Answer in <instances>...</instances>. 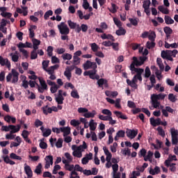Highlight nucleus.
<instances>
[{"label": "nucleus", "mask_w": 178, "mask_h": 178, "mask_svg": "<svg viewBox=\"0 0 178 178\" xmlns=\"http://www.w3.org/2000/svg\"><path fill=\"white\" fill-rule=\"evenodd\" d=\"M132 60L133 61L129 66V70H131V74H136V76H141L144 72V69L137 67L144 65L145 60H147V57L140 56L138 60L136 56H134L132 58Z\"/></svg>", "instance_id": "f257e3e1"}, {"label": "nucleus", "mask_w": 178, "mask_h": 178, "mask_svg": "<svg viewBox=\"0 0 178 178\" xmlns=\"http://www.w3.org/2000/svg\"><path fill=\"white\" fill-rule=\"evenodd\" d=\"M12 77H13V79H12ZM6 81L7 83H9L10 81H11L13 84H16V83L19 81V73L17 72V71H16V70L13 69L11 70V73H9L6 76Z\"/></svg>", "instance_id": "f03ea898"}, {"label": "nucleus", "mask_w": 178, "mask_h": 178, "mask_svg": "<svg viewBox=\"0 0 178 178\" xmlns=\"http://www.w3.org/2000/svg\"><path fill=\"white\" fill-rule=\"evenodd\" d=\"M58 29L62 35H67V34L70 33V29H69L67 24L65 22H60V24L58 25Z\"/></svg>", "instance_id": "7ed1b4c3"}, {"label": "nucleus", "mask_w": 178, "mask_h": 178, "mask_svg": "<svg viewBox=\"0 0 178 178\" xmlns=\"http://www.w3.org/2000/svg\"><path fill=\"white\" fill-rule=\"evenodd\" d=\"M84 70H88L89 69H92V70H94L98 67L97 65V63L95 62H91L90 60H87L85 63L83 65Z\"/></svg>", "instance_id": "20e7f679"}, {"label": "nucleus", "mask_w": 178, "mask_h": 178, "mask_svg": "<svg viewBox=\"0 0 178 178\" xmlns=\"http://www.w3.org/2000/svg\"><path fill=\"white\" fill-rule=\"evenodd\" d=\"M20 127H22L20 124H17V128H15V129L10 131V134H6V140H15L16 135H13V134H15V133H17L20 131Z\"/></svg>", "instance_id": "39448f33"}, {"label": "nucleus", "mask_w": 178, "mask_h": 178, "mask_svg": "<svg viewBox=\"0 0 178 178\" xmlns=\"http://www.w3.org/2000/svg\"><path fill=\"white\" fill-rule=\"evenodd\" d=\"M172 144L177 145L178 144V130L171 129Z\"/></svg>", "instance_id": "423d86ee"}, {"label": "nucleus", "mask_w": 178, "mask_h": 178, "mask_svg": "<svg viewBox=\"0 0 178 178\" xmlns=\"http://www.w3.org/2000/svg\"><path fill=\"white\" fill-rule=\"evenodd\" d=\"M126 134L128 138H131V140H133V138H136V136H137V134H138V130L127 129L126 131Z\"/></svg>", "instance_id": "0eeeda50"}, {"label": "nucleus", "mask_w": 178, "mask_h": 178, "mask_svg": "<svg viewBox=\"0 0 178 178\" xmlns=\"http://www.w3.org/2000/svg\"><path fill=\"white\" fill-rule=\"evenodd\" d=\"M0 65L1 66H6L8 69H10L12 66L9 59L3 58L2 56H0Z\"/></svg>", "instance_id": "6e6552de"}, {"label": "nucleus", "mask_w": 178, "mask_h": 178, "mask_svg": "<svg viewBox=\"0 0 178 178\" xmlns=\"http://www.w3.org/2000/svg\"><path fill=\"white\" fill-rule=\"evenodd\" d=\"M46 164L44 165L45 169H49L51 165H54V156L49 155L45 157Z\"/></svg>", "instance_id": "1a4fd4ad"}, {"label": "nucleus", "mask_w": 178, "mask_h": 178, "mask_svg": "<svg viewBox=\"0 0 178 178\" xmlns=\"http://www.w3.org/2000/svg\"><path fill=\"white\" fill-rule=\"evenodd\" d=\"M0 31H2L3 34L8 33V28H6V19H2L0 23Z\"/></svg>", "instance_id": "9d476101"}, {"label": "nucleus", "mask_w": 178, "mask_h": 178, "mask_svg": "<svg viewBox=\"0 0 178 178\" xmlns=\"http://www.w3.org/2000/svg\"><path fill=\"white\" fill-rule=\"evenodd\" d=\"M24 172L27 175V178H33V170H31V167H30V165L24 166Z\"/></svg>", "instance_id": "9b49d317"}, {"label": "nucleus", "mask_w": 178, "mask_h": 178, "mask_svg": "<svg viewBox=\"0 0 178 178\" xmlns=\"http://www.w3.org/2000/svg\"><path fill=\"white\" fill-rule=\"evenodd\" d=\"M74 67H71V68L67 67L65 71L64 72V76L67 77V80H70L72 79V70H73Z\"/></svg>", "instance_id": "f8f14e48"}, {"label": "nucleus", "mask_w": 178, "mask_h": 178, "mask_svg": "<svg viewBox=\"0 0 178 178\" xmlns=\"http://www.w3.org/2000/svg\"><path fill=\"white\" fill-rule=\"evenodd\" d=\"M15 129H17L16 128V126L15 125H12V124H10L8 126H2L1 127V130L3 131H10V130H15Z\"/></svg>", "instance_id": "ddd939ff"}, {"label": "nucleus", "mask_w": 178, "mask_h": 178, "mask_svg": "<svg viewBox=\"0 0 178 178\" xmlns=\"http://www.w3.org/2000/svg\"><path fill=\"white\" fill-rule=\"evenodd\" d=\"M60 130L62 133H63V136L66 137V136H69L70 134V127H60Z\"/></svg>", "instance_id": "4468645a"}, {"label": "nucleus", "mask_w": 178, "mask_h": 178, "mask_svg": "<svg viewBox=\"0 0 178 178\" xmlns=\"http://www.w3.org/2000/svg\"><path fill=\"white\" fill-rule=\"evenodd\" d=\"M154 156V153L152 151H148L147 155H146L144 158L145 162H152V156Z\"/></svg>", "instance_id": "2eb2a0df"}, {"label": "nucleus", "mask_w": 178, "mask_h": 178, "mask_svg": "<svg viewBox=\"0 0 178 178\" xmlns=\"http://www.w3.org/2000/svg\"><path fill=\"white\" fill-rule=\"evenodd\" d=\"M152 98H154V99H156L159 101V99H165V97H166V95H163L162 93H160L159 95L153 94L151 95Z\"/></svg>", "instance_id": "dca6fc26"}, {"label": "nucleus", "mask_w": 178, "mask_h": 178, "mask_svg": "<svg viewBox=\"0 0 178 178\" xmlns=\"http://www.w3.org/2000/svg\"><path fill=\"white\" fill-rule=\"evenodd\" d=\"M96 115H97V111H95V110H93L92 111V113H90V112L85 113L83 115V116H84V118H86L87 119H88L90 118H94Z\"/></svg>", "instance_id": "f3484780"}, {"label": "nucleus", "mask_w": 178, "mask_h": 178, "mask_svg": "<svg viewBox=\"0 0 178 178\" xmlns=\"http://www.w3.org/2000/svg\"><path fill=\"white\" fill-rule=\"evenodd\" d=\"M39 83L41 86L40 88H43L44 90H48V85L45 82V80L41 79V77H38Z\"/></svg>", "instance_id": "a211bd4d"}, {"label": "nucleus", "mask_w": 178, "mask_h": 178, "mask_svg": "<svg viewBox=\"0 0 178 178\" xmlns=\"http://www.w3.org/2000/svg\"><path fill=\"white\" fill-rule=\"evenodd\" d=\"M92 159V153H90V157L88 156H85L82 159L81 163L83 165H87L89 161H91Z\"/></svg>", "instance_id": "6ab92c4d"}, {"label": "nucleus", "mask_w": 178, "mask_h": 178, "mask_svg": "<svg viewBox=\"0 0 178 178\" xmlns=\"http://www.w3.org/2000/svg\"><path fill=\"white\" fill-rule=\"evenodd\" d=\"M151 99H152V104L153 105V108H154L155 109H158V108H159V105H161V102H158L156 99H154V97H151Z\"/></svg>", "instance_id": "aec40b11"}, {"label": "nucleus", "mask_w": 178, "mask_h": 178, "mask_svg": "<svg viewBox=\"0 0 178 178\" xmlns=\"http://www.w3.org/2000/svg\"><path fill=\"white\" fill-rule=\"evenodd\" d=\"M159 11L161 12L163 15H169V9L163 7V6H159L158 7Z\"/></svg>", "instance_id": "412c9836"}, {"label": "nucleus", "mask_w": 178, "mask_h": 178, "mask_svg": "<svg viewBox=\"0 0 178 178\" xmlns=\"http://www.w3.org/2000/svg\"><path fill=\"white\" fill-rule=\"evenodd\" d=\"M47 108H48V105L46 106L42 107V111L44 115H48V113H52V108L51 107H49L47 111Z\"/></svg>", "instance_id": "4be33fe9"}, {"label": "nucleus", "mask_w": 178, "mask_h": 178, "mask_svg": "<svg viewBox=\"0 0 178 178\" xmlns=\"http://www.w3.org/2000/svg\"><path fill=\"white\" fill-rule=\"evenodd\" d=\"M164 20L166 24H173V23H175V20H173V19L168 15H165Z\"/></svg>", "instance_id": "5701e85b"}, {"label": "nucleus", "mask_w": 178, "mask_h": 178, "mask_svg": "<svg viewBox=\"0 0 178 178\" xmlns=\"http://www.w3.org/2000/svg\"><path fill=\"white\" fill-rule=\"evenodd\" d=\"M63 60H72V58H73V56L69 53H65L61 56Z\"/></svg>", "instance_id": "b1692460"}, {"label": "nucleus", "mask_w": 178, "mask_h": 178, "mask_svg": "<svg viewBox=\"0 0 178 178\" xmlns=\"http://www.w3.org/2000/svg\"><path fill=\"white\" fill-rule=\"evenodd\" d=\"M129 20L131 23V24H132V26H138V22H139V19L138 18H129Z\"/></svg>", "instance_id": "393cba45"}, {"label": "nucleus", "mask_w": 178, "mask_h": 178, "mask_svg": "<svg viewBox=\"0 0 178 178\" xmlns=\"http://www.w3.org/2000/svg\"><path fill=\"white\" fill-rule=\"evenodd\" d=\"M63 101H65V97H63V96H58L56 97V102H57L58 105H62Z\"/></svg>", "instance_id": "a878e982"}, {"label": "nucleus", "mask_w": 178, "mask_h": 178, "mask_svg": "<svg viewBox=\"0 0 178 178\" xmlns=\"http://www.w3.org/2000/svg\"><path fill=\"white\" fill-rule=\"evenodd\" d=\"M149 5H151V0H146L143 1V9H149Z\"/></svg>", "instance_id": "bb28decb"}, {"label": "nucleus", "mask_w": 178, "mask_h": 178, "mask_svg": "<svg viewBox=\"0 0 178 178\" xmlns=\"http://www.w3.org/2000/svg\"><path fill=\"white\" fill-rule=\"evenodd\" d=\"M52 15H54V12L52 11V10H49L48 11H47L44 15V20H48L49 16H52Z\"/></svg>", "instance_id": "cd10ccee"}, {"label": "nucleus", "mask_w": 178, "mask_h": 178, "mask_svg": "<svg viewBox=\"0 0 178 178\" xmlns=\"http://www.w3.org/2000/svg\"><path fill=\"white\" fill-rule=\"evenodd\" d=\"M103 150L105 155L106 156V158H112V153L109 152V150L108 149V147H104Z\"/></svg>", "instance_id": "c85d7f7f"}, {"label": "nucleus", "mask_w": 178, "mask_h": 178, "mask_svg": "<svg viewBox=\"0 0 178 178\" xmlns=\"http://www.w3.org/2000/svg\"><path fill=\"white\" fill-rule=\"evenodd\" d=\"M41 169H42V165L40 163L35 168L34 172L36 175H41Z\"/></svg>", "instance_id": "c756f323"}, {"label": "nucleus", "mask_w": 178, "mask_h": 178, "mask_svg": "<svg viewBox=\"0 0 178 178\" xmlns=\"http://www.w3.org/2000/svg\"><path fill=\"white\" fill-rule=\"evenodd\" d=\"M59 88H60V86L56 84L50 88V91L51 94H55V92H56Z\"/></svg>", "instance_id": "7c9ffc66"}, {"label": "nucleus", "mask_w": 178, "mask_h": 178, "mask_svg": "<svg viewBox=\"0 0 178 178\" xmlns=\"http://www.w3.org/2000/svg\"><path fill=\"white\" fill-rule=\"evenodd\" d=\"M67 24L71 30H74L77 24L76 22H73L72 20L70 19L67 21Z\"/></svg>", "instance_id": "2f4dec72"}, {"label": "nucleus", "mask_w": 178, "mask_h": 178, "mask_svg": "<svg viewBox=\"0 0 178 178\" xmlns=\"http://www.w3.org/2000/svg\"><path fill=\"white\" fill-rule=\"evenodd\" d=\"M56 148H62L63 147V139L58 138L57 142L56 143Z\"/></svg>", "instance_id": "473e14b6"}, {"label": "nucleus", "mask_w": 178, "mask_h": 178, "mask_svg": "<svg viewBox=\"0 0 178 178\" xmlns=\"http://www.w3.org/2000/svg\"><path fill=\"white\" fill-rule=\"evenodd\" d=\"M89 127H90V130L92 131H95V129H97V127L95 126V122H94V120H91L89 122Z\"/></svg>", "instance_id": "72a5a7b5"}, {"label": "nucleus", "mask_w": 178, "mask_h": 178, "mask_svg": "<svg viewBox=\"0 0 178 178\" xmlns=\"http://www.w3.org/2000/svg\"><path fill=\"white\" fill-rule=\"evenodd\" d=\"M168 99L170 101V102H176L177 101V98H176V95H174L172 93H170L168 95Z\"/></svg>", "instance_id": "f704fd0d"}, {"label": "nucleus", "mask_w": 178, "mask_h": 178, "mask_svg": "<svg viewBox=\"0 0 178 178\" xmlns=\"http://www.w3.org/2000/svg\"><path fill=\"white\" fill-rule=\"evenodd\" d=\"M106 83H107V80L104 79L103 78H102L97 81V84H98L99 87H103L104 84H107Z\"/></svg>", "instance_id": "c9c22d12"}, {"label": "nucleus", "mask_w": 178, "mask_h": 178, "mask_svg": "<svg viewBox=\"0 0 178 178\" xmlns=\"http://www.w3.org/2000/svg\"><path fill=\"white\" fill-rule=\"evenodd\" d=\"M115 34L117 35H124L126 34V31L123 28H120L115 31Z\"/></svg>", "instance_id": "e433bc0d"}, {"label": "nucleus", "mask_w": 178, "mask_h": 178, "mask_svg": "<svg viewBox=\"0 0 178 178\" xmlns=\"http://www.w3.org/2000/svg\"><path fill=\"white\" fill-rule=\"evenodd\" d=\"M155 42H149V41H147V43H146V47L148 49H151L152 48H155Z\"/></svg>", "instance_id": "4c0bfd02"}, {"label": "nucleus", "mask_w": 178, "mask_h": 178, "mask_svg": "<svg viewBox=\"0 0 178 178\" xmlns=\"http://www.w3.org/2000/svg\"><path fill=\"white\" fill-rule=\"evenodd\" d=\"M157 131L159 136H161L163 138H165V136H166V134H165V131H163V129H162V127H159L157 128Z\"/></svg>", "instance_id": "58836bf2"}, {"label": "nucleus", "mask_w": 178, "mask_h": 178, "mask_svg": "<svg viewBox=\"0 0 178 178\" xmlns=\"http://www.w3.org/2000/svg\"><path fill=\"white\" fill-rule=\"evenodd\" d=\"M151 76V70H149V67H146L145 70V79H148Z\"/></svg>", "instance_id": "ea45409f"}, {"label": "nucleus", "mask_w": 178, "mask_h": 178, "mask_svg": "<svg viewBox=\"0 0 178 178\" xmlns=\"http://www.w3.org/2000/svg\"><path fill=\"white\" fill-rule=\"evenodd\" d=\"M112 159V157H110V158H106V168L107 169H110V168L113 165H112V162H111Z\"/></svg>", "instance_id": "a19ab883"}, {"label": "nucleus", "mask_w": 178, "mask_h": 178, "mask_svg": "<svg viewBox=\"0 0 178 178\" xmlns=\"http://www.w3.org/2000/svg\"><path fill=\"white\" fill-rule=\"evenodd\" d=\"M148 38L152 42H154L155 38H156V34H155V32H152L150 35H149Z\"/></svg>", "instance_id": "79ce46f5"}, {"label": "nucleus", "mask_w": 178, "mask_h": 178, "mask_svg": "<svg viewBox=\"0 0 178 178\" xmlns=\"http://www.w3.org/2000/svg\"><path fill=\"white\" fill-rule=\"evenodd\" d=\"M71 97H72V98H76V99H79V98H80V95H79V92H77V90H72L71 92Z\"/></svg>", "instance_id": "37998d69"}, {"label": "nucleus", "mask_w": 178, "mask_h": 178, "mask_svg": "<svg viewBox=\"0 0 178 178\" xmlns=\"http://www.w3.org/2000/svg\"><path fill=\"white\" fill-rule=\"evenodd\" d=\"M65 170H69V172H72V170L74 169V165H70L69 163H67L65 165Z\"/></svg>", "instance_id": "c03bdc74"}, {"label": "nucleus", "mask_w": 178, "mask_h": 178, "mask_svg": "<svg viewBox=\"0 0 178 178\" xmlns=\"http://www.w3.org/2000/svg\"><path fill=\"white\" fill-rule=\"evenodd\" d=\"M146 155H147V149L143 148L142 149L140 150L138 153V156L140 157L143 156V158H145Z\"/></svg>", "instance_id": "a18cd8bd"}, {"label": "nucleus", "mask_w": 178, "mask_h": 178, "mask_svg": "<svg viewBox=\"0 0 178 178\" xmlns=\"http://www.w3.org/2000/svg\"><path fill=\"white\" fill-rule=\"evenodd\" d=\"M113 22L117 27L122 28V22H120V20H119V19L114 17Z\"/></svg>", "instance_id": "49530a36"}, {"label": "nucleus", "mask_w": 178, "mask_h": 178, "mask_svg": "<svg viewBox=\"0 0 178 178\" xmlns=\"http://www.w3.org/2000/svg\"><path fill=\"white\" fill-rule=\"evenodd\" d=\"M163 31L165 34H172V33H173V30L169 26H165L163 29Z\"/></svg>", "instance_id": "de8ad7c7"}, {"label": "nucleus", "mask_w": 178, "mask_h": 178, "mask_svg": "<svg viewBox=\"0 0 178 178\" xmlns=\"http://www.w3.org/2000/svg\"><path fill=\"white\" fill-rule=\"evenodd\" d=\"M39 146L42 149H47V148H48V145L47 144V143L42 141V140H41Z\"/></svg>", "instance_id": "09e8293b"}, {"label": "nucleus", "mask_w": 178, "mask_h": 178, "mask_svg": "<svg viewBox=\"0 0 178 178\" xmlns=\"http://www.w3.org/2000/svg\"><path fill=\"white\" fill-rule=\"evenodd\" d=\"M42 65L43 70L46 71L47 69V67L49 66V60H43L42 63Z\"/></svg>", "instance_id": "8fccbe9b"}, {"label": "nucleus", "mask_w": 178, "mask_h": 178, "mask_svg": "<svg viewBox=\"0 0 178 178\" xmlns=\"http://www.w3.org/2000/svg\"><path fill=\"white\" fill-rule=\"evenodd\" d=\"M95 74H97V69L91 70L90 74L89 75L90 79L95 80Z\"/></svg>", "instance_id": "3c124183"}, {"label": "nucleus", "mask_w": 178, "mask_h": 178, "mask_svg": "<svg viewBox=\"0 0 178 178\" xmlns=\"http://www.w3.org/2000/svg\"><path fill=\"white\" fill-rule=\"evenodd\" d=\"M117 137H120V138H124V136L126 134V132L124 130H120L117 132Z\"/></svg>", "instance_id": "603ef678"}, {"label": "nucleus", "mask_w": 178, "mask_h": 178, "mask_svg": "<svg viewBox=\"0 0 178 178\" xmlns=\"http://www.w3.org/2000/svg\"><path fill=\"white\" fill-rule=\"evenodd\" d=\"M52 133V131L50 129H46L42 134L43 137H49L51 136V134Z\"/></svg>", "instance_id": "864d4df0"}, {"label": "nucleus", "mask_w": 178, "mask_h": 178, "mask_svg": "<svg viewBox=\"0 0 178 178\" xmlns=\"http://www.w3.org/2000/svg\"><path fill=\"white\" fill-rule=\"evenodd\" d=\"M122 154L126 156L127 155L128 156H130L131 155V151L129 148H125L122 150Z\"/></svg>", "instance_id": "5fc2aeb1"}, {"label": "nucleus", "mask_w": 178, "mask_h": 178, "mask_svg": "<svg viewBox=\"0 0 178 178\" xmlns=\"http://www.w3.org/2000/svg\"><path fill=\"white\" fill-rule=\"evenodd\" d=\"M88 30V25L85 24H82L81 25V31L83 33H87Z\"/></svg>", "instance_id": "6e6d98bb"}, {"label": "nucleus", "mask_w": 178, "mask_h": 178, "mask_svg": "<svg viewBox=\"0 0 178 178\" xmlns=\"http://www.w3.org/2000/svg\"><path fill=\"white\" fill-rule=\"evenodd\" d=\"M61 168H60V165H56L54 167V170H53V175H58V170H60Z\"/></svg>", "instance_id": "4d7b16f0"}, {"label": "nucleus", "mask_w": 178, "mask_h": 178, "mask_svg": "<svg viewBox=\"0 0 178 178\" xmlns=\"http://www.w3.org/2000/svg\"><path fill=\"white\" fill-rule=\"evenodd\" d=\"M70 124L74 126V127H77V126L80 124V122L79 120H72L70 121Z\"/></svg>", "instance_id": "13d9d810"}, {"label": "nucleus", "mask_w": 178, "mask_h": 178, "mask_svg": "<svg viewBox=\"0 0 178 178\" xmlns=\"http://www.w3.org/2000/svg\"><path fill=\"white\" fill-rule=\"evenodd\" d=\"M80 58L79 57H77L76 56H73V63L75 64V65H79L80 64Z\"/></svg>", "instance_id": "bf43d9fd"}, {"label": "nucleus", "mask_w": 178, "mask_h": 178, "mask_svg": "<svg viewBox=\"0 0 178 178\" xmlns=\"http://www.w3.org/2000/svg\"><path fill=\"white\" fill-rule=\"evenodd\" d=\"M98 44L96 43H92L91 44V49L93 52H97L98 51Z\"/></svg>", "instance_id": "052dcab7"}, {"label": "nucleus", "mask_w": 178, "mask_h": 178, "mask_svg": "<svg viewBox=\"0 0 178 178\" xmlns=\"http://www.w3.org/2000/svg\"><path fill=\"white\" fill-rule=\"evenodd\" d=\"M72 155L74 156H76V158H81V156H83V154H81V152H77L76 150L73 152Z\"/></svg>", "instance_id": "680f3d73"}, {"label": "nucleus", "mask_w": 178, "mask_h": 178, "mask_svg": "<svg viewBox=\"0 0 178 178\" xmlns=\"http://www.w3.org/2000/svg\"><path fill=\"white\" fill-rule=\"evenodd\" d=\"M23 138H27V137H29V136H30V132H29V131L27 130H24L22 131V135H21Z\"/></svg>", "instance_id": "e2e57ef3"}, {"label": "nucleus", "mask_w": 178, "mask_h": 178, "mask_svg": "<svg viewBox=\"0 0 178 178\" xmlns=\"http://www.w3.org/2000/svg\"><path fill=\"white\" fill-rule=\"evenodd\" d=\"M38 57V54H37V51H32L31 53V59L32 60L37 59Z\"/></svg>", "instance_id": "0e129e2a"}, {"label": "nucleus", "mask_w": 178, "mask_h": 178, "mask_svg": "<svg viewBox=\"0 0 178 178\" xmlns=\"http://www.w3.org/2000/svg\"><path fill=\"white\" fill-rule=\"evenodd\" d=\"M1 16L3 17H7L8 19H10L12 17V13H1Z\"/></svg>", "instance_id": "69168bd1"}, {"label": "nucleus", "mask_w": 178, "mask_h": 178, "mask_svg": "<svg viewBox=\"0 0 178 178\" xmlns=\"http://www.w3.org/2000/svg\"><path fill=\"white\" fill-rule=\"evenodd\" d=\"M169 54H170L169 51H168V52L162 51L161 56V58H163V59H166Z\"/></svg>", "instance_id": "338daca9"}, {"label": "nucleus", "mask_w": 178, "mask_h": 178, "mask_svg": "<svg viewBox=\"0 0 178 178\" xmlns=\"http://www.w3.org/2000/svg\"><path fill=\"white\" fill-rule=\"evenodd\" d=\"M127 106H129V108H134L136 106V103L131 101H128Z\"/></svg>", "instance_id": "774afa93"}]
</instances>
